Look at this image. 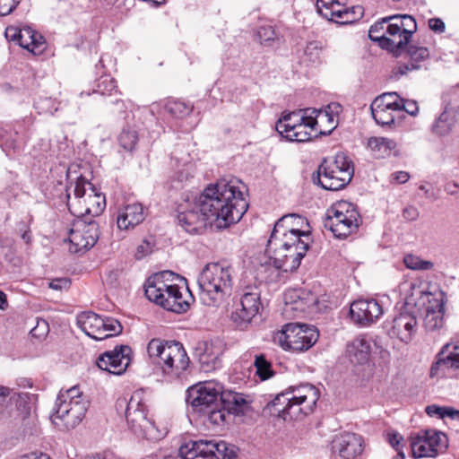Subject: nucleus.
Returning <instances> with one entry per match:
<instances>
[{"mask_svg":"<svg viewBox=\"0 0 459 459\" xmlns=\"http://www.w3.org/2000/svg\"><path fill=\"white\" fill-rule=\"evenodd\" d=\"M246 186L236 178H221L208 185L198 196L186 194L177 203L178 224L188 233H200L208 222L229 226L246 213Z\"/></svg>","mask_w":459,"mask_h":459,"instance_id":"obj_1","label":"nucleus"},{"mask_svg":"<svg viewBox=\"0 0 459 459\" xmlns=\"http://www.w3.org/2000/svg\"><path fill=\"white\" fill-rule=\"evenodd\" d=\"M405 306L424 313L423 325L427 332H440L446 325L445 292L429 281H415L410 283L405 293Z\"/></svg>","mask_w":459,"mask_h":459,"instance_id":"obj_2","label":"nucleus"},{"mask_svg":"<svg viewBox=\"0 0 459 459\" xmlns=\"http://www.w3.org/2000/svg\"><path fill=\"white\" fill-rule=\"evenodd\" d=\"M319 397V390L311 384L291 385L278 394L266 408L283 420H299L313 412Z\"/></svg>","mask_w":459,"mask_h":459,"instance_id":"obj_3","label":"nucleus"},{"mask_svg":"<svg viewBox=\"0 0 459 459\" xmlns=\"http://www.w3.org/2000/svg\"><path fill=\"white\" fill-rule=\"evenodd\" d=\"M417 30L415 19L409 14H396L373 24L368 31L371 40L377 41L383 49L400 56Z\"/></svg>","mask_w":459,"mask_h":459,"instance_id":"obj_4","label":"nucleus"},{"mask_svg":"<svg viewBox=\"0 0 459 459\" xmlns=\"http://www.w3.org/2000/svg\"><path fill=\"white\" fill-rule=\"evenodd\" d=\"M178 276L170 271H163L150 276L144 284L146 298L166 310L183 313L189 307L188 300L183 296L186 288L176 281Z\"/></svg>","mask_w":459,"mask_h":459,"instance_id":"obj_5","label":"nucleus"},{"mask_svg":"<svg viewBox=\"0 0 459 459\" xmlns=\"http://www.w3.org/2000/svg\"><path fill=\"white\" fill-rule=\"evenodd\" d=\"M149 357L166 381L181 377L189 367V357L179 342L152 339L147 346Z\"/></svg>","mask_w":459,"mask_h":459,"instance_id":"obj_6","label":"nucleus"},{"mask_svg":"<svg viewBox=\"0 0 459 459\" xmlns=\"http://www.w3.org/2000/svg\"><path fill=\"white\" fill-rule=\"evenodd\" d=\"M233 269L224 263H211L198 277L200 299L206 306L217 307L230 295Z\"/></svg>","mask_w":459,"mask_h":459,"instance_id":"obj_7","label":"nucleus"},{"mask_svg":"<svg viewBox=\"0 0 459 459\" xmlns=\"http://www.w3.org/2000/svg\"><path fill=\"white\" fill-rule=\"evenodd\" d=\"M310 243V236L305 238L290 235L287 238L270 237L266 252L274 267L283 272H293L299 268L306 255Z\"/></svg>","mask_w":459,"mask_h":459,"instance_id":"obj_8","label":"nucleus"},{"mask_svg":"<svg viewBox=\"0 0 459 459\" xmlns=\"http://www.w3.org/2000/svg\"><path fill=\"white\" fill-rule=\"evenodd\" d=\"M89 401L79 386L74 385L58 394L52 420L65 429L75 428L84 418L88 410Z\"/></svg>","mask_w":459,"mask_h":459,"instance_id":"obj_9","label":"nucleus"},{"mask_svg":"<svg viewBox=\"0 0 459 459\" xmlns=\"http://www.w3.org/2000/svg\"><path fill=\"white\" fill-rule=\"evenodd\" d=\"M67 206L75 217H96L104 211L106 198L91 182L78 178L74 186L73 195L67 194Z\"/></svg>","mask_w":459,"mask_h":459,"instance_id":"obj_10","label":"nucleus"},{"mask_svg":"<svg viewBox=\"0 0 459 459\" xmlns=\"http://www.w3.org/2000/svg\"><path fill=\"white\" fill-rule=\"evenodd\" d=\"M276 130L288 141L298 143L325 134L323 129L316 128V121L312 118L307 108L284 116L276 123Z\"/></svg>","mask_w":459,"mask_h":459,"instance_id":"obj_11","label":"nucleus"},{"mask_svg":"<svg viewBox=\"0 0 459 459\" xmlns=\"http://www.w3.org/2000/svg\"><path fill=\"white\" fill-rule=\"evenodd\" d=\"M319 185L331 191L344 187L352 178L353 165L349 157L340 152L333 160H325L318 168Z\"/></svg>","mask_w":459,"mask_h":459,"instance_id":"obj_12","label":"nucleus"},{"mask_svg":"<svg viewBox=\"0 0 459 459\" xmlns=\"http://www.w3.org/2000/svg\"><path fill=\"white\" fill-rule=\"evenodd\" d=\"M126 419L130 429L139 437L150 440H158L163 437V433L147 416V409L141 391L134 392L127 403Z\"/></svg>","mask_w":459,"mask_h":459,"instance_id":"obj_13","label":"nucleus"},{"mask_svg":"<svg viewBox=\"0 0 459 459\" xmlns=\"http://www.w3.org/2000/svg\"><path fill=\"white\" fill-rule=\"evenodd\" d=\"M359 225V214L350 202L342 200L333 204L326 212L324 227L336 238H345L356 231Z\"/></svg>","mask_w":459,"mask_h":459,"instance_id":"obj_14","label":"nucleus"},{"mask_svg":"<svg viewBox=\"0 0 459 459\" xmlns=\"http://www.w3.org/2000/svg\"><path fill=\"white\" fill-rule=\"evenodd\" d=\"M76 323L86 335L97 341L119 334L123 329L117 319L101 317L91 311L79 314L76 317Z\"/></svg>","mask_w":459,"mask_h":459,"instance_id":"obj_15","label":"nucleus"},{"mask_svg":"<svg viewBox=\"0 0 459 459\" xmlns=\"http://www.w3.org/2000/svg\"><path fill=\"white\" fill-rule=\"evenodd\" d=\"M318 336V332L314 326L290 323L284 325L278 342L284 350L303 351L311 348Z\"/></svg>","mask_w":459,"mask_h":459,"instance_id":"obj_16","label":"nucleus"},{"mask_svg":"<svg viewBox=\"0 0 459 459\" xmlns=\"http://www.w3.org/2000/svg\"><path fill=\"white\" fill-rule=\"evenodd\" d=\"M182 459H231L235 456L233 447L224 441H191L182 445L178 450Z\"/></svg>","mask_w":459,"mask_h":459,"instance_id":"obj_17","label":"nucleus"},{"mask_svg":"<svg viewBox=\"0 0 459 459\" xmlns=\"http://www.w3.org/2000/svg\"><path fill=\"white\" fill-rule=\"evenodd\" d=\"M446 436L435 429L420 430L411 436V447L414 458L436 457L446 450Z\"/></svg>","mask_w":459,"mask_h":459,"instance_id":"obj_18","label":"nucleus"},{"mask_svg":"<svg viewBox=\"0 0 459 459\" xmlns=\"http://www.w3.org/2000/svg\"><path fill=\"white\" fill-rule=\"evenodd\" d=\"M223 386L216 381H204L191 386L186 402L195 411L203 412L221 402Z\"/></svg>","mask_w":459,"mask_h":459,"instance_id":"obj_19","label":"nucleus"},{"mask_svg":"<svg viewBox=\"0 0 459 459\" xmlns=\"http://www.w3.org/2000/svg\"><path fill=\"white\" fill-rule=\"evenodd\" d=\"M99 238V226L93 220L76 221L69 231L68 242L71 253H83L91 248Z\"/></svg>","mask_w":459,"mask_h":459,"instance_id":"obj_20","label":"nucleus"},{"mask_svg":"<svg viewBox=\"0 0 459 459\" xmlns=\"http://www.w3.org/2000/svg\"><path fill=\"white\" fill-rule=\"evenodd\" d=\"M261 308L259 290L255 288L250 289L240 297L239 302L231 313L230 319L239 329H246Z\"/></svg>","mask_w":459,"mask_h":459,"instance_id":"obj_21","label":"nucleus"},{"mask_svg":"<svg viewBox=\"0 0 459 459\" xmlns=\"http://www.w3.org/2000/svg\"><path fill=\"white\" fill-rule=\"evenodd\" d=\"M261 308L259 290L255 288L250 289L240 297L239 302L231 313L230 319L239 329H246Z\"/></svg>","mask_w":459,"mask_h":459,"instance_id":"obj_22","label":"nucleus"},{"mask_svg":"<svg viewBox=\"0 0 459 459\" xmlns=\"http://www.w3.org/2000/svg\"><path fill=\"white\" fill-rule=\"evenodd\" d=\"M318 13L326 20L339 24L352 23L362 15V8L346 7L338 0H316Z\"/></svg>","mask_w":459,"mask_h":459,"instance_id":"obj_23","label":"nucleus"},{"mask_svg":"<svg viewBox=\"0 0 459 459\" xmlns=\"http://www.w3.org/2000/svg\"><path fill=\"white\" fill-rule=\"evenodd\" d=\"M286 316H299L300 314L314 310L317 298L312 292L303 289H290L283 295Z\"/></svg>","mask_w":459,"mask_h":459,"instance_id":"obj_24","label":"nucleus"},{"mask_svg":"<svg viewBox=\"0 0 459 459\" xmlns=\"http://www.w3.org/2000/svg\"><path fill=\"white\" fill-rule=\"evenodd\" d=\"M399 95L396 92H385L377 97L371 106L372 117L377 124L385 126L394 124L399 113Z\"/></svg>","mask_w":459,"mask_h":459,"instance_id":"obj_25","label":"nucleus"},{"mask_svg":"<svg viewBox=\"0 0 459 459\" xmlns=\"http://www.w3.org/2000/svg\"><path fill=\"white\" fill-rule=\"evenodd\" d=\"M131 355L132 349L127 345H121L101 354L97 359V365L101 370L121 375L130 365Z\"/></svg>","mask_w":459,"mask_h":459,"instance_id":"obj_26","label":"nucleus"},{"mask_svg":"<svg viewBox=\"0 0 459 459\" xmlns=\"http://www.w3.org/2000/svg\"><path fill=\"white\" fill-rule=\"evenodd\" d=\"M306 227H308L306 218L297 213L286 214L277 221L270 237L287 238L293 235L305 238V235H309Z\"/></svg>","mask_w":459,"mask_h":459,"instance_id":"obj_27","label":"nucleus"},{"mask_svg":"<svg viewBox=\"0 0 459 459\" xmlns=\"http://www.w3.org/2000/svg\"><path fill=\"white\" fill-rule=\"evenodd\" d=\"M383 313L382 306L375 299H359L352 302L350 307L351 319L361 325L376 322Z\"/></svg>","mask_w":459,"mask_h":459,"instance_id":"obj_28","label":"nucleus"},{"mask_svg":"<svg viewBox=\"0 0 459 459\" xmlns=\"http://www.w3.org/2000/svg\"><path fill=\"white\" fill-rule=\"evenodd\" d=\"M332 444L333 452L342 459H355L363 451V439L355 433L344 432L336 435Z\"/></svg>","mask_w":459,"mask_h":459,"instance_id":"obj_29","label":"nucleus"},{"mask_svg":"<svg viewBox=\"0 0 459 459\" xmlns=\"http://www.w3.org/2000/svg\"><path fill=\"white\" fill-rule=\"evenodd\" d=\"M417 329L416 316L411 312H403L393 319L388 333L403 343H409L416 334Z\"/></svg>","mask_w":459,"mask_h":459,"instance_id":"obj_30","label":"nucleus"},{"mask_svg":"<svg viewBox=\"0 0 459 459\" xmlns=\"http://www.w3.org/2000/svg\"><path fill=\"white\" fill-rule=\"evenodd\" d=\"M446 368H459V345L446 344L438 353L436 363L430 368V377H437L445 374Z\"/></svg>","mask_w":459,"mask_h":459,"instance_id":"obj_31","label":"nucleus"},{"mask_svg":"<svg viewBox=\"0 0 459 459\" xmlns=\"http://www.w3.org/2000/svg\"><path fill=\"white\" fill-rule=\"evenodd\" d=\"M143 220V205L141 204H132L119 210L117 217V225L121 230H129L142 223Z\"/></svg>","mask_w":459,"mask_h":459,"instance_id":"obj_32","label":"nucleus"},{"mask_svg":"<svg viewBox=\"0 0 459 459\" xmlns=\"http://www.w3.org/2000/svg\"><path fill=\"white\" fill-rule=\"evenodd\" d=\"M310 116L316 121V128L323 129L325 134H330L335 127L334 114H338L341 110V106L337 103L328 105L327 109H311L307 108Z\"/></svg>","mask_w":459,"mask_h":459,"instance_id":"obj_33","label":"nucleus"},{"mask_svg":"<svg viewBox=\"0 0 459 459\" xmlns=\"http://www.w3.org/2000/svg\"><path fill=\"white\" fill-rule=\"evenodd\" d=\"M18 44L34 55L43 52L45 49V39L43 36L30 27H23L19 35Z\"/></svg>","mask_w":459,"mask_h":459,"instance_id":"obj_34","label":"nucleus"},{"mask_svg":"<svg viewBox=\"0 0 459 459\" xmlns=\"http://www.w3.org/2000/svg\"><path fill=\"white\" fill-rule=\"evenodd\" d=\"M349 358L354 364L364 365L370 357V343L363 337L354 339L347 349Z\"/></svg>","mask_w":459,"mask_h":459,"instance_id":"obj_35","label":"nucleus"},{"mask_svg":"<svg viewBox=\"0 0 459 459\" xmlns=\"http://www.w3.org/2000/svg\"><path fill=\"white\" fill-rule=\"evenodd\" d=\"M221 402L226 408L229 414L238 415L243 413L248 406V402L243 394L222 390Z\"/></svg>","mask_w":459,"mask_h":459,"instance_id":"obj_36","label":"nucleus"},{"mask_svg":"<svg viewBox=\"0 0 459 459\" xmlns=\"http://www.w3.org/2000/svg\"><path fill=\"white\" fill-rule=\"evenodd\" d=\"M368 146L376 158L381 159L396 152V143L385 137H371Z\"/></svg>","mask_w":459,"mask_h":459,"instance_id":"obj_37","label":"nucleus"},{"mask_svg":"<svg viewBox=\"0 0 459 459\" xmlns=\"http://www.w3.org/2000/svg\"><path fill=\"white\" fill-rule=\"evenodd\" d=\"M455 124V116L451 110H444L431 126V131L437 136H445L452 132Z\"/></svg>","mask_w":459,"mask_h":459,"instance_id":"obj_38","label":"nucleus"},{"mask_svg":"<svg viewBox=\"0 0 459 459\" xmlns=\"http://www.w3.org/2000/svg\"><path fill=\"white\" fill-rule=\"evenodd\" d=\"M201 414L206 418L207 422L213 426L223 425L226 421V417L230 415L221 402L217 403V406H212L207 411H204Z\"/></svg>","mask_w":459,"mask_h":459,"instance_id":"obj_39","label":"nucleus"},{"mask_svg":"<svg viewBox=\"0 0 459 459\" xmlns=\"http://www.w3.org/2000/svg\"><path fill=\"white\" fill-rule=\"evenodd\" d=\"M254 366L255 368V375L262 381L272 378L275 374L272 363L263 354L255 357Z\"/></svg>","mask_w":459,"mask_h":459,"instance_id":"obj_40","label":"nucleus"},{"mask_svg":"<svg viewBox=\"0 0 459 459\" xmlns=\"http://www.w3.org/2000/svg\"><path fill=\"white\" fill-rule=\"evenodd\" d=\"M425 411L429 416H436L438 419H444L446 417L450 419L459 418V411L455 410L452 407L431 404L425 408Z\"/></svg>","mask_w":459,"mask_h":459,"instance_id":"obj_41","label":"nucleus"},{"mask_svg":"<svg viewBox=\"0 0 459 459\" xmlns=\"http://www.w3.org/2000/svg\"><path fill=\"white\" fill-rule=\"evenodd\" d=\"M211 348L212 347H208V345L205 344L204 351L199 354V362L204 371H212L219 367L221 363L218 354H213L209 351Z\"/></svg>","mask_w":459,"mask_h":459,"instance_id":"obj_42","label":"nucleus"},{"mask_svg":"<svg viewBox=\"0 0 459 459\" xmlns=\"http://www.w3.org/2000/svg\"><path fill=\"white\" fill-rule=\"evenodd\" d=\"M324 45L320 41L308 42L304 49V56L307 61L316 63L320 61Z\"/></svg>","mask_w":459,"mask_h":459,"instance_id":"obj_43","label":"nucleus"},{"mask_svg":"<svg viewBox=\"0 0 459 459\" xmlns=\"http://www.w3.org/2000/svg\"><path fill=\"white\" fill-rule=\"evenodd\" d=\"M405 266L411 270L428 271L433 268V263L427 260H422L419 256L413 255H407L403 258Z\"/></svg>","mask_w":459,"mask_h":459,"instance_id":"obj_44","label":"nucleus"},{"mask_svg":"<svg viewBox=\"0 0 459 459\" xmlns=\"http://www.w3.org/2000/svg\"><path fill=\"white\" fill-rule=\"evenodd\" d=\"M120 145L126 151H133L137 143L138 135L135 130L126 128L119 134Z\"/></svg>","mask_w":459,"mask_h":459,"instance_id":"obj_45","label":"nucleus"},{"mask_svg":"<svg viewBox=\"0 0 459 459\" xmlns=\"http://www.w3.org/2000/svg\"><path fill=\"white\" fill-rule=\"evenodd\" d=\"M23 398L22 394H18L13 390L0 385V415L4 414L9 408V404L13 399Z\"/></svg>","mask_w":459,"mask_h":459,"instance_id":"obj_46","label":"nucleus"},{"mask_svg":"<svg viewBox=\"0 0 459 459\" xmlns=\"http://www.w3.org/2000/svg\"><path fill=\"white\" fill-rule=\"evenodd\" d=\"M168 111L177 117H183L192 111V108L180 100L169 101L167 104Z\"/></svg>","mask_w":459,"mask_h":459,"instance_id":"obj_47","label":"nucleus"},{"mask_svg":"<svg viewBox=\"0 0 459 459\" xmlns=\"http://www.w3.org/2000/svg\"><path fill=\"white\" fill-rule=\"evenodd\" d=\"M408 56L411 63L419 65L420 62L426 60L429 56V52L424 47L410 46Z\"/></svg>","mask_w":459,"mask_h":459,"instance_id":"obj_48","label":"nucleus"},{"mask_svg":"<svg viewBox=\"0 0 459 459\" xmlns=\"http://www.w3.org/2000/svg\"><path fill=\"white\" fill-rule=\"evenodd\" d=\"M96 91L102 95H111L113 91H117L115 80L109 77H102L98 83Z\"/></svg>","mask_w":459,"mask_h":459,"instance_id":"obj_49","label":"nucleus"},{"mask_svg":"<svg viewBox=\"0 0 459 459\" xmlns=\"http://www.w3.org/2000/svg\"><path fill=\"white\" fill-rule=\"evenodd\" d=\"M257 34L261 43L264 45H270L276 38L275 31L271 26L261 27Z\"/></svg>","mask_w":459,"mask_h":459,"instance_id":"obj_50","label":"nucleus"},{"mask_svg":"<svg viewBox=\"0 0 459 459\" xmlns=\"http://www.w3.org/2000/svg\"><path fill=\"white\" fill-rule=\"evenodd\" d=\"M397 102L400 106L399 113L404 110L411 116H416L418 114L419 107L415 101L404 100L399 96V100Z\"/></svg>","mask_w":459,"mask_h":459,"instance_id":"obj_51","label":"nucleus"},{"mask_svg":"<svg viewBox=\"0 0 459 459\" xmlns=\"http://www.w3.org/2000/svg\"><path fill=\"white\" fill-rule=\"evenodd\" d=\"M194 165L191 162L184 163L183 168L178 171V179L179 181L187 180L193 176Z\"/></svg>","mask_w":459,"mask_h":459,"instance_id":"obj_52","label":"nucleus"},{"mask_svg":"<svg viewBox=\"0 0 459 459\" xmlns=\"http://www.w3.org/2000/svg\"><path fill=\"white\" fill-rule=\"evenodd\" d=\"M17 4L16 0H0V15L4 16L12 13Z\"/></svg>","mask_w":459,"mask_h":459,"instance_id":"obj_53","label":"nucleus"},{"mask_svg":"<svg viewBox=\"0 0 459 459\" xmlns=\"http://www.w3.org/2000/svg\"><path fill=\"white\" fill-rule=\"evenodd\" d=\"M152 252V245L148 240H143L136 249L135 256L141 259Z\"/></svg>","mask_w":459,"mask_h":459,"instance_id":"obj_54","label":"nucleus"},{"mask_svg":"<svg viewBox=\"0 0 459 459\" xmlns=\"http://www.w3.org/2000/svg\"><path fill=\"white\" fill-rule=\"evenodd\" d=\"M420 65L411 63V61L409 63L400 64L396 67V74L400 75L407 74L410 71L420 69Z\"/></svg>","mask_w":459,"mask_h":459,"instance_id":"obj_55","label":"nucleus"},{"mask_svg":"<svg viewBox=\"0 0 459 459\" xmlns=\"http://www.w3.org/2000/svg\"><path fill=\"white\" fill-rule=\"evenodd\" d=\"M70 286V281L65 278L55 279L49 282V288L53 290H63Z\"/></svg>","mask_w":459,"mask_h":459,"instance_id":"obj_56","label":"nucleus"},{"mask_svg":"<svg viewBox=\"0 0 459 459\" xmlns=\"http://www.w3.org/2000/svg\"><path fill=\"white\" fill-rule=\"evenodd\" d=\"M429 26L430 30L435 32L441 33L445 30V23L439 18H431L429 20Z\"/></svg>","mask_w":459,"mask_h":459,"instance_id":"obj_57","label":"nucleus"},{"mask_svg":"<svg viewBox=\"0 0 459 459\" xmlns=\"http://www.w3.org/2000/svg\"><path fill=\"white\" fill-rule=\"evenodd\" d=\"M20 28L10 26L5 30V37L8 40L17 42L19 41V35L21 33Z\"/></svg>","mask_w":459,"mask_h":459,"instance_id":"obj_58","label":"nucleus"},{"mask_svg":"<svg viewBox=\"0 0 459 459\" xmlns=\"http://www.w3.org/2000/svg\"><path fill=\"white\" fill-rule=\"evenodd\" d=\"M403 215L405 220L413 221L419 217V212L417 208L408 206L403 209Z\"/></svg>","mask_w":459,"mask_h":459,"instance_id":"obj_59","label":"nucleus"},{"mask_svg":"<svg viewBox=\"0 0 459 459\" xmlns=\"http://www.w3.org/2000/svg\"><path fill=\"white\" fill-rule=\"evenodd\" d=\"M388 440H389L390 445L395 450H398L400 448L399 447L400 443L403 440V438L400 434L394 432L392 434H389Z\"/></svg>","mask_w":459,"mask_h":459,"instance_id":"obj_60","label":"nucleus"},{"mask_svg":"<svg viewBox=\"0 0 459 459\" xmlns=\"http://www.w3.org/2000/svg\"><path fill=\"white\" fill-rule=\"evenodd\" d=\"M392 176L394 180L400 184L406 183L410 178V175L406 171H398L394 173Z\"/></svg>","mask_w":459,"mask_h":459,"instance_id":"obj_61","label":"nucleus"},{"mask_svg":"<svg viewBox=\"0 0 459 459\" xmlns=\"http://www.w3.org/2000/svg\"><path fill=\"white\" fill-rule=\"evenodd\" d=\"M19 459H50V456L42 452H32L21 456Z\"/></svg>","mask_w":459,"mask_h":459,"instance_id":"obj_62","label":"nucleus"},{"mask_svg":"<svg viewBox=\"0 0 459 459\" xmlns=\"http://www.w3.org/2000/svg\"><path fill=\"white\" fill-rule=\"evenodd\" d=\"M8 307V301H7V297H6V294L0 290V309L1 310H5Z\"/></svg>","mask_w":459,"mask_h":459,"instance_id":"obj_63","label":"nucleus"},{"mask_svg":"<svg viewBox=\"0 0 459 459\" xmlns=\"http://www.w3.org/2000/svg\"><path fill=\"white\" fill-rule=\"evenodd\" d=\"M22 238L24 240L26 244H30L31 241L30 231L28 230H24V232L22 234Z\"/></svg>","mask_w":459,"mask_h":459,"instance_id":"obj_64","label":"nucleus"}]
</instances>
